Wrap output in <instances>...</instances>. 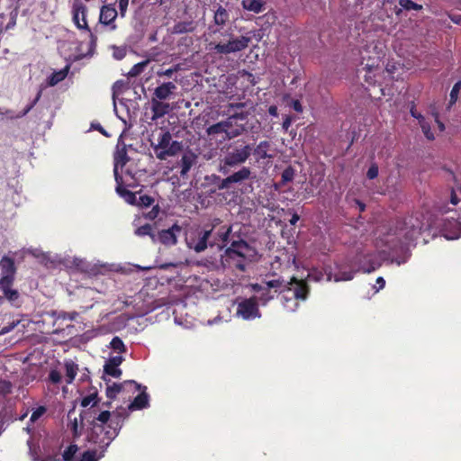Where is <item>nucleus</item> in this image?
Here are the masks:
<instances>
[{
  "label": "nucleus",
  "mask_w": 461,
  "mask_h": 461,
  "mask_svg": "<svg viewBox=\"0 0 461 461\" xmlns=\"http://www.w3.org/2000/svg\"><path fill=\"white\" fill-rule=\"evenodd\" d=\"M128 413L124 409L110 412L109 411H101L96 417H94L90 422V431L87 433L86 439L91 444H104L110 446L113 440L119 435L122 428L124 420Z\"/></svg>",
  "instance_id": "1"
},
{
  "label": "nucleus",
  "mask_w": 461,
  "mask_h": 461,
  "mask_svg": "<svg viewBox=\"0 0 461 461\" xmlns=\"http://www.w3.org/2000/svg\"><path fill=\"white\" fill-rule=\"evenodd\" d=\"M254 255L255 250L247 241L242 240L232 241L221 256V264L225 269L245 272Z\"/></svg>",
  "instance_id": "2"
},
{
  "label": "nucleus",
  "mask_w": 461,
  "mask_h": 461,
  "mask_svg": "<svg viewBox=\"0 0 461 461\" xmlns=\"http://www.w3.org/2000/svg\"><path fill=\"white\" fill-rule=\"evenodd\" d=\"M252 153V146L245 141L238 140L231 143L226 149L221 159L218 171L226 176L232 168L244 164Z\"/></svg>",
  "instance_id": "3"
},
{
  "label": "nucleus",
  "mask_w": 461,
  "mask_h": 461,
  "mask_svg": "<svg viewBox=\"0 0 461 461\" xmlns=\"http://www.w3.org/2000/svg\"><path fill=\"white\" fill-rule=\"evenodd\" d=\"M87 14V6L82 1L75 0L71 6L72 22L81 32L87 33L89 47L94 49L97 44V27L95 26L94 30L89 27Z\"/></svg>",
  "instance_id": "4"
},
{
  "label": "nucleus",
  "mask_w": 461,
  "mask_h": 461,
  "mask_svg": "<svg viewBox=\"0 0 461 461\" xmlns=\"http://www.w3.org/2000/svg\"><path fill=\"white\" fill-rule=\"evenodd\" d=\"M285 284L292 290L291 292H285L282 295L283 305L290 311H294L298 306L297 300H305L307 298L309 287L305 281L298 280L296 277H292L289 282L285 281Z\"/></svg>",
  "instance_id": "5"
},
{
  "label": "nucleus",
  "mask_w": 461,
  "mask_h": 461,
  "mask_svg": "<svg viewBox=\"0 0 461 461\" xmlns=\"http://www.w3.org/2000/svg\"><path fill=\"white\" fill-rule=\"evenodd\" d=\"M252 287L255 292L260 293V300L264 303L272 300L276 294H282L283 295L285 292H291L292 290L282 278L255 284Z\"/></svg>",
  "instance_id": "6"
},
{
  "label": "nucleus",
  "mask_w": 461,
  "mask_h": 461,
  "mask_svg": "<svg viewBox=\"0 0 461 461\" xmlns=\"http://www.w3.org/2000/svg\"><path fill=\"white\" fill-rule=\"evenodd\" d=\"M182 149V142L172 140L169 131L162 132L158 138V144L154 147L156 157L160 160H165L167 157L176 156Z\"/></svg>",
  "instance_id": "7"
},
{
  "label": "nucleus",
  "mask_w": 461,
  "mask_h": 461,
  "mask_svg": "<svg viewBox=\"0 0 461 461\" xmlns=\"http://www.w3.org/2000/svg\"><path fill=\"white\" fill-rule=\"evenodd\" d=\"M230 39L226 43L222 42H210L209 48L216 54L228 55L230 53L239 52L244 50L249 47L251 39L248 36H240L239 38H233L232 34L230 35Z\"/></svg>",
  "instance_id": "8"
},
{
  "label": "nucleus",
  "mask_w": 461,
  "mask_h": 461,
  "mask_svg": "<svg viewBox=\"0 0 461 461\" xmlns=\"http://www.w3.org/2000/svg\"><path fill=\"white\" fill-rule=\"evenodd\" d=\"M422 223L417 218L409 217L401 223L397 235L401 239V243L408 246L420 237Z\"/></svg>",
  "instance_id": "9"
},
{
  "label": "nucleus",
  "mask_w": 461,
  "mask_h": 461,
  "mask_svg": "<svg viewBox=\"0 0 461 461\" xmlns=\"http://www.w3.org/2000/svg\"><path fill=\"white\" fill-rule=\"evenodd\" d=\"M213 227L209 230H198L194 236L186 240L189 249L196 253L204 251L208 247H214L216 242L212 240Z\"/></svg>",
  "instance_id": "10"
},
{
  "label": "nucleus",
  "mask_w": 461,
  "mask_h": 461,
  "mask_svg": "<svg viewBox=\"0 0 461 461\" xmlns=\"http://www.w3.org/2000/svg\"><path fill=\"white\" fill-rule=\"evenodd\" d=\"M182 231V227L174 223L170 228L161 230L155 234V243L159 242L167 247L177 244V235Z\"/></svg>",
  "instance_id": "11"
},
{
  "label": "nucleus",
  "mask_w": 461,
  "mask_h": 461,
  "mask_svg": "<svg viewBox=\"0 0 461 461\" xmlns=\"http://www.w3.org/2000/svg\"><path fill=\"white\" fill-rule=\"evenodd\" d=\"M237 314L244 320H251L260 316L258 303L255 298H249L238 304Z\"/></svg>",
  "instance_id": "12"
},
{
  "label": "nucleus",
  "mask_w": 461,
  "mask_h": 461,
  "mask_svg": "<svg viewBox=\"0 0 461 461\" xmlns=\"http://www.w3.org/2000/svg\"><path fill=\"white\" fill-rule=\"evenodd\" d=\"M251 176V170L248 167H242L239 171L228 176L226 178L221 179L218 184L220 190L230 188L232 184L242 183L248 180Z\"/></svg>",
  "instance_id": "13"
},
{
  "label": "nucleus",
  "mask_w": 461,
  "mask_h": 461,
  "mask_svg": "<svg viewBox=\"0 0 461 461\" xmlns=\"http://www.w3.org/2000/svg\"><path fill=\"white\" fill-rule=\"evenodd\" d=\"M124 384H133L137 391H140L142 389L140 393H139L134 398L133 402L129 405V410H131V411L141 410V409L149 407V396L146 392V389H147L146 386H142L141 384H138L137 382H135L133 380L125 381Z\"/></svg>",
  "instance_id": "14"
},
{
  "label": "nucleus",
  "mask_w": 461,
  "mask_h": 461,
  "mask_svg": "<svg viewBox=\"0 0 461 461\" xmlns=\"http://www.w3.org/2000/svg\"><path fill=\"white\" fill-rule=\"evenodd\" d=\"M117 16L118 12L113 5H104L100 9L99 23L108 26L110 30L114 31L117 28L115 23Z\"/></svg>",
  "instance_id": "15"
},
{
  "label": "nucleus",
  "mask_w": 461,
  "mask_h": 461,
  "mask_svg": "<svg viewBox=\"0 0 461 461\" xmlns=\"http://www.w3.org/2000/svg\"><path fill=\"white\" fill-rule=\"evenodd\" d=\"M130 158L127 154V149L126 145L124 143L120 146L117 145L116 151L114 152L113 160H114V167H113V175L115 180L120 179L121 180V175L119 174V167L122 168L127 162L129 161Z\"/></svg>",
  "instance_id": "16"
},
{
  "label": "nucleus",
  "mask_w": 461,
  "mask_h": 461,
  "mask_svg": "<svg viewBox=\"0 0 461 461\" xmlns=\"http://www.w3.org/2000/svg\"><path fill=\"white\" fill-rule=\"evenodd\" d=\"M123 360L124 359L122 356L110 357L104 366V374L114 378H119L122 374V371L119 368V366Z\"/></svg>",
  "instance_id": "17"
},
{
  "label": "nucleus",
  "mask_w": 461,
  "mask_h": 461,
  "mask_svg": "<svg viewBox=\"0 0 461 461\" xmlns=\"http://www.w3.org/2000/svg\"><path fill=\"white\" fill-rule=\"evenodd\" d=\"M97 447L95 449H87L84 451L77 461H99L103 458L107 451L109 446L104 444H94Z\"/></svg>",
  "instance_id": "18"
},
{
  "label": "nucleus",
  "mask_w": 461,
  "mask_h": 461,
  "mask_svg": "<svg viewBox=\"0 0 461 461\" xmlns=\"http://www.w3.org/2000/svg\"><path fill=\"white\" fill-rule=\"evenodd\" d=\"M176 88L177 86L174 82H164L155 88L152 98L167 100L175 93Z\"/></svg>",
  "instance_id": "19"
},
{
  "label": "nucleus",
  "mask_w": 461,
  "mask_h": 461,
  "mask_svg": "<svg viewBox=\"0 0 461 461\" xmlns=\"http://www.w3.org/2000/svg\"><path fill=\"white\" fill-rule=\"evenodd\" d=\"M151 111H152V119L157 120L162 118L166 114H167L170 110V104L168 103L163 102L162 100H158V98H151Z\"/></svg>",
  "instance_id": "20"
},
{
  "label": "nucleus",
  "mask_w": 461,
  "mask_h": 461,
  "mask_svg": "<svg viewBox=\"0 0 461 461\" xmlns=\"http://www.w3.org/2000/svg\"><path fill=\"white\" fill-rule=\"evenodd\" d=\"M14 280H10L7 277L0 278V291L4 296L10 302H14L19 298V293L17 290L13 289Z\"/></svg>",
  "instance_id": "21"
},
{
  "label": "nucleus",
  "mask_w": 461,
  "mask_h": 461,
  "mask_svg": "<svg viewBox=\"0 0 461 461\" xmlns=\"http://www.w3.org/2000/svg\"><path fill=\"white\" fill-rule=\"evenodd\" d=\"M444 236L447 240L458 239L461 236V223L457 220H450L443 225Z\"/></svg>",
  "instance_id": "22"
},
{
  "label": "nucleus",
  "mask_w": 461,
  "mask_h": 461,
  "mask_svg": "<svg viewBox=\"0 0 461 461\" xmlns=\"http://www.w3.org/2000/svg\"><path fill=\"white\" fill-rule=\"evenodd\" d=\"M230 226H221L216 231L213 230L212 240L215 241V246L221 249L226 245V242L230 238Z\"/></svg>",
  "instance_id": "23"
},
{
  "label": "nucleus",
  "mask_w": 461,
  "mask_h": 461,
  "mask_svg": "<svg viewBox=\"0 0 461 461\" xmlns=\"http://www.w3.org/2000/svg\"><path fill=\"white\" fill-rule=\"evenodd\" d=\"M196 155L192 151H188L183 154L180 161L178 162V166L180 167V175L185 176L190 171L191 167L196 162Z\"/></svg>",
  "instance_id": "24"
},
{
  "label": "nucleus",
  "mask_w": 461,
  "mask_h": 461,
  "mask_svg": "<svg viewBox=\"0 0 461 461\" xmlns=\"http://www.w3.org/2000/svg\"><path fill=\"white\" fill-rule=\"evenodd\" d=\"M0 268L2 270L1 277H7L10 280H14L16 267L13 258L5 256L0 261Z\"/></svg>",
  "instance_id": "25"
},
{
  "label": "nucleus",
  "mask_w": 461,
  "mask_h": 461,
  "mask_svg": "<svg viewBox=\"0 0 461 461\" xmlns=\"http://www.w3.org/2000/svg\"><path fill=\"white\" fill-rule=\"evenodd\" d=\"M116 181V193L124 199L126 203L131 205L137 204V196L136 194L123 187L122 176H121V180Z\"/></svg>",
  "instance_id": "26"
},
{
  "label": "nucleus",
  "mask_w": 461,
  "mask_h": 461,
  "mask_svg": "<svg viewBox=\"0 0 461 461\" xmlns=\"http://www.w3.org/2000/svg\"><path fill=\"white\" fill-rule=\"evenodd\" d=\"M157 229V223L149 224L146 223L142 226H140L135 229L134 234L138 237H145L148 236L150 238L151 241L155 243V230Z\"/></svg>",
  "instance_id": "27"
},
{
  "label": "nucleus",
  "mask_w": 461,
  "mask_h": 461,
  "mask_svg": "<svg viewBox=\"0 0 461 461\" xmlns=\"http://www.w3.org/2000/svg\"><path fill=\"white\" fill-rule=\"evenodd\" d=\"M29 446V454L32 459V461H57L56 456H47L46 457L41 458V447L39 445H35L32 441L28 440Z\"/></svg>",
  "instance_id": "28"
},
{
  "label": "nucleus",
  "mask_w": 461,
  "mask_h": 461,
  "mask_svg": "<svg viewBox=\"0 0 461 461\" xmlns=\"http://www.w3.org/2000/svg\"><path fill=\"white\" fill-rule=\"evenodd\" d=\"M266 2L264 0H242L241 5L245 10L259 14L265 10Z\"/></svg>",
  "instance_id": "29"
},
{
  "label": "nucleus",
  "mask_w": 461,
  "mask_h": 461,
  "mask_svg": "<svg viewBox=\"0 0 461 461\" xmlns=\"http://www.w3.org/2000/svg\"><path fill=\"white\" fill-rule=\"evenodd\" d=\"M221 122L224 124L226 123V129L229 130V131H227V137L229 139H232V138H235V137L240 135L244 131V127L242 125H238L236 127L233 126L235 123V121L230 115L225 121H222Z\"/></svg>",
  "instance_id": "30"
},
{
  "label": "nucleus",
  "mask_w": 461,
  "mask_h": 461,
  "mask_svg": "<svg viewBox=\"0 0 461 461\" xmlns=\"http://www.w3.org/2000/svg\"><path fill=\"white\" fill-rule=\"evenodd\" d=\"M229 21H230L229 12L221 5H218L217 9L214 12V16H213L214 23L218 26H224Z\"/></svg>",
  "instance_id": "31"
},
{
  "label": "nucleus",
  "mask_w": 461,
  "mask_h": 461,
  "mask_svg": "<svg viewBox=\"0 0 461 461\" xmlns=\"http://www.w3.org/2000/svg\"><path fill=\"white\" fill-rule=\"evenodd\" d=\"M74 414H75V407H73L68 412V419L69 420V423H68V427L70 429L73 438H77L81 436V428L79 427L77 419V417L74 416Z\"/></svg>",
  "instance_id": "32"
},
{
  "label": "nucleus",
  "mask_w": 461,
  "mask_h": 461,
  "mask_svg": "<svg viewBox=\"0 0 461 461\" xmlns=\"http://www.w3.org/2000/svg\"><path fill=\"white\" fill-rule=\"evenodd\" d=\"M271 144L267 140L260 141L257 147L252 149L253 154L257 156L259 159L271 158L272 156L267 153Z\"/></svg>",
  "instance_id": "33"
},
{
  "label": "nucleus",
  "mask_w": 461,
  "mask_h": 461,
  "mask_svg": "<svg viewBox=\"0 0 461 461\" xmlns=\"http://www.w3.org/2000/svg\"><path fill=\"white\" fill-rule=\"evenodd\" d=\"M68 66H67L65 68L60 69L59 71H54L49 77H48V84L50 86H54L62 80H64L68 73Z\"/></svg>",
  "instance_id": "34"
},
{
  "label": "nucleus",
  "mask_w": 461,
  "mask_h": 461,
  "mask_svg": "<svg viewBox=\"0 0 461 461\" xmlns=\"http://www.w3.org/2000/svg\"><path fill=\"white\" fill-rule=\"evenodd\" d=\"M41 96V91L40 90L38 92L36 97L33 99V101L31 104H29L22 112H20L19 113L14 115L11 111H7L6 112L7 116L10 119H18V118L23 117L35 106V104L39 102Z\"/></svg>",
  "instance_id": "35"
},
{
  "label": "nucleus",
  "mask_w": 461,
  "mask_h": 461,
  "mask_svg": "<svg viewBox=\"0 0 461 461\" xmlns=\"http://www.w3.org/2000/svg\"><path fill=\"white\" fill-rule=\"evenodd\" d=\"M65 368L67 383L71 384L77 374L78 366L72 360H68L65 362Z\"/></svg>",
  "instance_id": "36"
},
{
  "label": "nucleus",
  "mask_w": 461,
  "mask_h": 461,
  "mask_svg": "<svg viewBox=\"0 0 461 461\" xmlns=\"http://www.w3.org/2000/svg\"><path fill=\"white\" fill-rule=\"evenodd\" d=\"M78 451L77 444H70L62 454V461H77L76 454Z\"/></svg>",
  "instance_id": "37"
},
{
  "label": "nucleus",
  "mask_w": 461,
  "mask_h": 461,
  "mask_svg": "<svg viewBox=\"0 0 461 461\" xmlns=\"http://www.w3.org/2000/svg\"><path fill=\"white\" fill-rule=\"evenodd\" d=\"M98 402H99L98 393L95 390V392L90 393L88 395L82 398L81 406L84 408H86L89 405H91L92 407H95L98 404Z\"/></svg>",
  "instance_id": "38"
},
{
  "label": "nucleus",
  "mask_w": 461,
  "mask_h": 461,
  "mask_svg": "<svg viewBox=\"0 0 461 461\" xmlns=\"http://www.w3.org/2000/svg\"><path fill=\"white\" fill-rule=\"evenodd\" d=\"M149 63V59H146V60H143L141 62L135 64L130 69V71L127 73V76L129 77H135L140 76L144 71V69L146 68V67L148 66Z\"/></svg>",
  "instance_id": "39"
},
{
  "label": "nucleus",
  "mask_w": 461,
  "mask_h": 461,
  "mask_svg": "<svg viewBox=\"0 0 461 461\" xmlns=\"http://www.w3.org/2000/svg\"><path fill=\"white\" fill-rule=\"evenodd\" d=\"M123 384H125L124 383L123 384L113 383L112 385H108L106 388L107 398H109L110 400L115 399L117 394L122 390Z\"/></svg>",
  "instance_id": "40"
},
{
  "label": "nucleus",
  "mask_w": 461,
  "mask_h": 461,
  "mask_svg": "<svg viewBox=\"0 0 461 461\" xmlns=\"http://www.w3.org/2000/svg\"><path fill=\"white\" fill-rule=\"evenodd\" d=\"M355 272L352 270L349 271H338L334 274V281L339 282V281H349L352 280L354 277Z\"/></svg>",
  "instance_id": "41"
},
{
  "label": "nucleus",
  "mask_w": 461,
  "mask_h": 461,
  "mask_svg": "<svg viewBox=\"0 0 461 461\" xmlns=\"http://www.w3.org/2000/svg\"><path fill=\"white\" fill-rule=\"evenodd\" d=\"M399 5L406 11H420L423 8L421 5L414 3L412 0H399Z\"/></svg>",
  "instance_id": "42"
},
{
  "label": "nucleus",
  "mask_w": 461,
  "mask_h": 461,
  "mask_svg": "<svg viewBox=\"0 0 461 461\" xmlns=\"http://www.w3.org/2000/svg\"><path fill=\"white\" fill-rule=\"evenodd\" d=\"M295 170L293 167H287L281 175V183L285 185L288 182H292L294 178Z\"/></svg>",
  "instance_id": "43"
},
{
  "label": "nucleus",
  "mask_w": 461,
  "mask_h": 461,
  "mask_svg": "<svg viewBox=\"0 0 461 461\" xmlns=\"http://www.w3.org/2000/svg\"><path fill=\"white\" fill-rule=\"evenodd\" d=\"M461 89V80H458L452 87L449 95V106L455 104L458 99V95Z\"/></svg>",
  "instance_id": "44"
},
{
  "label": "nucleus",
  "mask_w": 461,
  "mask_h": 461,
  "mask_svg": "<svg viewBox=\"0 0 461 461\" xmlns=\"http://www.w3.org/2000/svg\"><path fill=\"white\" fill-rule=\"evenodd\" d=\"M180 69V65L176 64L167 69H159L157 71V76L158 77H167L171 78L175 73H176Z\"/></svg>",
  "instance_id": "45"
},
{
  "label": "nucleus",
  "mask_w": 461,
  "mask_h": 461,
  "mask_svg": "<svg viewBox=\"0 0 461 461\" xmlns=\"http://www.w3.org/2000/svg\"><path fill=\"white\" fill-rule=\"evenodd\" d=\"M228 129H226V123H222L221 122L215 123L208 128L209 134H219L225 133L227 135Z\"/></svg>",
  "instance_id": "46"
},
{
  "label": "nucleus",
  "mask_w": 461,
  "mask_h": 461,
  "mask_svg": "<svg viewBox=\"0 0 461 461\" xmlns=\"http://www.w3.org/2000/svg\"><path fill=\"white\" fill-rule=\"evenodd\" d=\"M419 123L426 138L429 140H433L435 136L431 131L429 123L426 122L425 118L423 120H420Z\"/></svg>",
  "instance_id": "47"
},
{
  "label": "nucleus",
  "mask_w": 461,
  "mask_h": 461,
  "mask_svg": "<svg viewBox=\"0 0 461 461\" xmlns=\"http://www.w3.org/2000/svg\"><path fill=\"white\" fill-rule=\"evenodd\" d=\"M110 346L113 349L119 351L120 353L126 351L125 345L119 337L113 338L112 341L110 342Z\"/></svg>",
  "instance_id": "48"
},
{
  "label": "nucleus",
  "mask_w": 461,
  "mask_h": 461,
  "mask_svg": "<svg viewBox=\"0 0 461 461\" xmlns=\"http://www.w3.org/2000/svg\"><path fill=\"white\" fill-rule=\"evenodd\" d=\"M154 203V198L148 194L140 195L137 198V206L140 207H149Z\"/></svg>",
  "instance_id": "49"
},
{
  "label": "nucleus",
  "mask_w": 461,
  "mask_h": 461,
  "mask_svg": "<svg viewBox=\"0 0 461 461\" xmlns=\"http://www.w3.org/2000/svg\"><path fill=\"white\" fill-rule=\"evenodd\" d=\"M160 212V207L158 204H156L152 207V209L144 214V217L149 221H154Z\"/></svg>",
  "instance_id": "50"
},
{
  "label": "nucleus",
  "mask_w": 461,
  "mask_h": 461,
  "mask_svg": "<svg viewBox=\"0 0 461 461\" xmlns=\"http://www.w3.org/2000/svg\"><path fill=\"white\" fill-rule=\"evenodd\" d=\"M192 31L191 23H178L175 25V32L177 33H184Z\"/></svg>",
  "instance_id": "51"
},
{
  "label": "nucleus",
  "mask_w": 461,
  "mask_h": 461,
  "mask_svg": "<svg viewBox=\"0 0 461 461\" xmlns=\"http://www.w3.org/2000/svg\"><path fill=\"white\" fill-rule=\"evenodd\" d=\"M46 411V408L44 406H40L36 410H34L31 415V421L35 422L40 417H41Z\"/></svg>",
  "instance_id": "52"
},
{
  "label": "nucleus",
  "mask_w": 461,
  "mask_h": 461,
  "mask_svg": "<svg viewBox=\"0 0 461 461\" xmlns=\"http://www.w3.org/2000/svg\"><path fill=\"white\" fill-rule=\"evenodd\" d=\"M49 379L52 384H59L61 381V375L58 370H51L49 374Z\"/></svg>",
  "instance_id": "53"
},
{
  "label": "nucleus",
  "mask_w": 461,
  "mask_h": 461,
  "mask_svg": "<svg viewBox=\"0 0 461 461\" xmlns=\"http://www.w3.org/2000/svg\"><path fill=\"white\" fill-rule=\"evenodd\" d=\"M378 176V167L375 164H373L369 167L366 176L368 179H375Z\"/></svg>",
  "instance_id": "54"
},
{
  "label": "nucleus",
  "mask_w": 461,
  "mask_h": 461,
  "mask_svg": "<svg viewBox=\"0 0 461 461\" xmlns=\"http://www.w3.org/2000/svg\"><path fill=\"white\" fill-rule=\"evenodd\" d=\"M19 322H20L19 321H14L11 323H9L8 325L4 326L0 330V335H5V334L9 333L18 325Z\"/></svg>",
  "instance_id": "55"
},
{
  "label": "nucleus",
  "mask_w": 461,
  "mask_h": 461,
  "mask_svg": "<svg viewBox=\"0 0 461 461\" xmlns=\"http://www.w3.org/2000/svg\"><path fill=\"white\" fill-rule=\"evenodd\" d=\"M128 5L129 0H119V13L122 17H125Z\"/></svg>",
  "instance_id": "56"
},
{
  "label": "nucleus",
  "mask_w": 461,
  "mask_h": 461,
  "mask_svg": "<svg viewBox=\"0 0 461 461\" xmlns=\"http://www.w3.org/2000/svg\"><path fill=\"white\" fill-rule=\"evenodd\" d=\"M292 107L297 113L303 112V105H302L301 102L297 99L292 101Z\"/></svg>",
  "instance_id": "57"
},
{
  "label": "nucleus",
  "mask_w": 461,
  "mask_h": 461,
  "mask_svg": "<svg viewBox=\"0 0 461 461\" xmlns=\"http://www.w3.org/2000/svg\"><path fill=\"white\" fill-rule=\"evenodd\" d=\"M412 117L416 118L419 122L420 120H423L424 119V116L421 115L420 113H418L415 109V106L412 105V107L411 108V111H410Z\"/></svg>",
  "instance_id": "58"
},
{
  "label": "nucleus",
  "mask_w": 461,
  "mask_h": 461,
  "mask_svg": "<svg viewBox=\"0 0 461 461\" xmlns=\"http://www.w3.org/2000/svg\"><path fill=\"white\" fill-rule=\"evenodd\" d=\"M291 123H292V118L290 116H286L284 121H283V123H282V127L283 129L286 131H288L289 127L291 126Z\"/></svg>",
  "instance_id": "59"
},
{
  "label": "nucleus",
  "mask_w": 461,
  "mask_h": 461,
  "mask_svg": "<svg viewBox=\"0 0 461 461\" xmlns=\"http://www.w3.org/2000/svg\"><path fill=\"white\" fill-rule=\"evenodd\" d=\"M230 116L234 119L235 122H236V120L243 121V120H245L247 118V113H243V112H241V113H235L231 114Z\"/></svg>",
  "instance_id": "60"
},
{
  "label": "nucleus",
  "mask_w": 461,
  "mask_h": 461,
  "mask_svg": "<svg viewBox=\"0 0 461 461\" xmlns=\"http://www.w3.org/2000/svg\"><path fill=\"white\" fill-rule=\"evenodd\" d=\"M113 56L117 59H122L125 56V50L124 49H117L116 51H114Z\"/></svg>",
  "instance_id": "61"
},
{
  "label": "nucleus",
  "mask_w": 461,
  "mask_h": 461,
  "mask_svg": "<svg viewBox=\"0 0 461 461\" xmlns=\"http://www.w3.org/2000/svg\"><path fill=\"white\" fill-rule=\"evenodd\" d=\"M459 202H460V199L458 198L457 194L454 191H452L451 196H450V203L453 205H457Z\"/></svg>",
  "instance_id": "62"
},
{
  "label": "nucleus",
  "mask_w": 461,
  "mask_h": 461,
  "mask_svg": "<svg viewBox=\"0 0 461 461\" xmlns=\"http://www.w3.org/2000/svg\"><path fill=\"white\" fill-rule=\"evenodd\" d=\"M246 106L245 103H231L229 104V107L231 109H242Z\"/></svg>",
  "instance_id": "63"
},
{
  "label": "nucleus",
  "mask_w": 461,
  "mask_h": 461,
  "mask_svg": "<svg viewBox=\"0 0 461 461\" xmlns=\"http://www.w3.org/2000/svg\"><path fill=\"white\" fill-rule=\"evenodd\" d=\"M300 216L297 213H294L292 215V218L289 220V222L291 225H295L297 221H299Z\"/></svg>",
  "instance_id": "64"
}]
</instances>
